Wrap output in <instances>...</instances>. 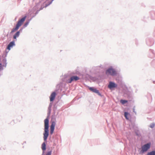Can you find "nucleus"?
Wrapping results in <instances>:
<instances>
[{
  "mask_svg": "<svg viewBox=\"0 0 155 155\" xmlns=\"http://www.w3.org/2000/svg\"><path fill=\"white\" fill-rule=\"evenodd\" d=\"M20 34V32L19 31L17 32L13 36V38L15 39H16V38L18 37Z\"/></svg>",
  "mask_w": 155,
  "mask_h": 155,
  "instance_id": "nucleus-11",
  "label": "nucleus"
},
{
  "mask_svg": "<svg viewBox=\"0 0 155 155\" xmlns=\"http://www.w3.org/2000/svg\"><path fill=\"white\" fill-rule=\"evenodd\" d=\"M51 152L50 151L48 152L47 154H46V155H51Z\"/></svg>",
  "mask_w": 155,
  "mask_h": 155,
  "instance_id": "nucleus-19",
  "label": "nucleus"
},
{
  "mask_svg": "<svg viewBox=\"0 0 155 155\" xmlns=\"http://www.w3.org/2000/svg\"><path fill=\"white\" fill-rule=\"evenodd\" d=\"M55 125V123L53 121L52 122L51 124L50 127V134H52L53 133L54 129V127Z\"/></svg>",
  "mask_w": 155,
  "mask_h": 155,
  "instance_id": "nucleus-6",
  "label": "nucleus"
},
{
  "mask_svg": "<svg viewBox=\"0 0 155 155\" xmlns=\"http://www.w3.org/2000/svg\"><path fill=\"white\" fill-rule=\"evenodd\" d=\"M155 126V124L153 123L151 124L150 126V127L152 128H153Z\"/></svg>",
  "mask_w": 155,
  "mask_h": 155,
  "instance_id": "nucleus-16",
  "label": "nucleus"
},
{
  "mask_svg": "<svg viewBox=\"0 0 155 155\" xmlns=\"http://www.w3.org/2000/svg\"><path fill=\"white\" fill-rule=\"evenodd\" d=\"M89 89L91 91L97 93L99 95H100V93L98 90H97L96 88H94L92 87H90L89 88Z\"/></svg>",
  "mask_w": 155,
  "mask_h": 155,
  "instance_id": "nucleus-8",
  "label": "nucleus"
},
{
  "mask_svg": "<svg viewBox=\"0 0 155 155\" xmlns=\"http://www.w3.org/2000/svg\"><path fill=\"white\" fill-rule=\"evenodd\" d=\"M29 23V22H26L25 24H24V26L25 27H26V26H27V25H28V24Z\"/></svg>",
  "mask_w": 155,
  "mask_h": 155,
  "instance_id": "nucleus-18",
  "label": "nucleus"
},
{
  "mask_svg": "<svg viewBox=\"0 0 155 155\" xmlns=\"http://www.w3.org/2000/svg\"><path fill=\"white\" fill-rule=\"evenodd\" d=\"M117 84L114 83L112 82H110L108 85V87L110 89H111L112 88L117 87Z\"/></svg>",
  "mask_w": 155,
  "mask_h": 155,
  "instance_id": "nucleus-7",
  "label": "nucleus"
},
{
  "mask_svg": "<svg viewBox=\"0 0 155 155\" xmlns=\"http://www.w3.org/2000/svg\"><path fill=\"white\" fill-rule=\"evenodd\" d=\"M3 66H3L1 63H0V70L3 69Z\"/></svg>",
  "mask_w": 155,
  "mask_h": 155,
  "instance_id": "nucleus-17",
  "label": "nucleus"
},
{
  "mask_svg": "<svg viewBox=\"0 0 155 155\" xmlns=\"http://www.w3.org/2000/svg\"><path fill=\"white\" fill-rule=\"evenodd\" d=\"M120 102L123 104H124L127 102V101L126 100H121L120 101Z\"/></svg>",
  "mask_w": 155,
  "mask_h": 155,
  "instance_id": "nucleus-15",
  "label": "nucleus"
},
{
  "mask_svg": "<svg viewBox=\"0 0 155 155\" xmlns=\"http://www.w3.org/2000/svg\"><path fill=\"white\" fill-rule=\"evenodd\" d=\"M56 93L55 92H53L52 93L50 97V101H53L56 96Z\"/></svg>",
  "mask_w": 155,
  "mask_h": 155,
  "instance_id": "nucleus-9",
  "label": "nucleus"
},
{
  "mask_svg": "<svg viewBox=\"0 0 155 155\" xmlns=\"http://www.w3.org/2000/svg\"><path fill=\"white\" fill-rule=\"evenodd\" d=\"M14 30H13V31H12V32H14Z\"/></svg>",
  "mask_w": 155,
  "mask_h": 155,
  "instance_id": "nucleus-20",
  "label": "nucleus"
},
{
  "mask_svg": "<svg viewBox=\"0 0 155 155\" xmlns=\"http://www.w3.org/2000/svg\"><path fill=\"white\" fill-rule=\"evenodd\" d=\"M147 155H155V151H153L147 153Z\"/></svg>",
  "mask_w": 155,
  "mask_h": 155,
  "instance_id": "nucleus-13",
  "label": "nucleus"
},
{
  "mask_svg": "<svg viewBox=\"0 0 155 155\" xmlns=\"http://www.w3.org/2000/svg\"><path fill=\"white\" fill-rule=\"evenodd\" d=\"M106 73L107 74H110L111 75H114L116 74V72L114 69L112 68L108 69L106 71Z\"/></svg>",
  "mask_w": 155,
  "mask_h": 155,
  "instance_id": "nucleus-4",
  "label": "nucleus"
},
{
  "mask_svg": "<svg viewBox=\"0 0 155 155\" xmlns=\"http://www.w3.org/2000/svg\"><path fill=\"white\" fill-rule=\"evenodd\" d=\"M129 114L127 112H125L124 113V116L127 119H129V117H128V116L129 115Z\"/></svg>",
  "mask_w": 155,
  "mask_h": 155,
  "instance_id": "nucleus-14",
  "label": "nucleus"
},
{
  "mask_svg": "<svg viewBox=\"0 0 155 155\" xmlns=\"http://www.w3.org/2000/svg\"><path fill=\"white\" fill-rule=\"evenodd\" d=\"M79 79V78L77 76H73L68 80V83H71L73 81H76Z\"/></svg>",
  "mask_w": 155,
  "mask_h": 155,
  "instance_id": "nucleus-5",
  "label": "nucleus"
},
{
  "mask_svg": "<svg viewBox=\"0 0 155 155\" xmlns=\"http://www.w3.org/2000/svg\"><path fill=\"white\" fill-rule=\"evenodd\" d=\"M15 45V42L14 41L10 42L8 45L7 47V49L9 50H10L11 49V48L13 46Z\"/></svg>",
  "mask_w": 155,
  "mask_h": 155,
  "instance_id": "nucleus-10",
  "label": "nucleus"
},
{
  "mask_svg": "<svg viewBox=\"0 0 155 155\" xmlns=\"http://www.w3.org/2000/svg\"><path fill=\"white\" fill-rule=\"evenodd\" d=\"M45 124V132L44 133V139L45 141L48 137L49 135V120L48 117L44 120Z\"/></svg>",
  "mask_w": 155,
  "mask_h": 155,
  "instance_id": "nucleus-1",
  "label": "nucleus"
},
{
  "mask_svg": "<svg viewBox=\"0 0 155 155\" xmlns=\"http://www.w3.org/2000/svg\"><path fill=\"white\" fill-rule=\"evenodd\" d=\"M41 148L43 150H46V145L45 143H43L42 144Z\"/></svg>",
  "mask_w": 155,
  "mask_h": 155,
  "instance_id": "nucleus-12",
  "label": "nucleus"
},
{
  "mask_svg": "<svg viewBox=\"0 0 155 155\" xmlns=\"http://www.w3.org/2000/svg\"><path fill=\"white\" fill-rule=\"evenodd\" d=\"M26 18V16H25L22 18L19 19L17 22L15 29H18L19 27L22 25L23 23L25 21Z\"/></svg>",
  "mask_w": 155,
  "mask_h": 155,
  "instance_id": "nucleus-2",
  "label": "nucleus"
},
{
  "mask_svg": "<svg viewBox=\"0 0 155 155\" xmlns=\"http://www.w3.org/2000/svg\"><path fill=\"white\" fill-rule=\"evenodd\" d=\"M150 144L148 143L145 144L142 147V150L141 152L143 153L144 152H146L148 149L150 147Z\"/></svg>",
  "mask_w": 155,
  "mask_h": 155,
  "instance_id": "nucleus-3",
  "label": "nucleus"
}]
</instances>
